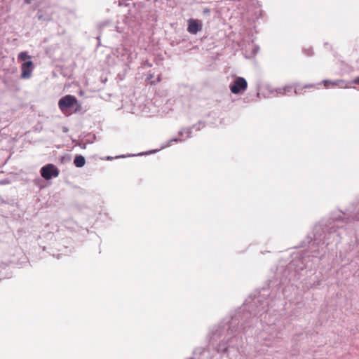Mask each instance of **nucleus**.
<instances>
[{
    "label": "nucleus",
    "mask_w": 359,
    "mask_h": 359,
    "mask_svg": "<svg viewBox=\"0 0 359 359\" xmlns=\"http://www.w3.org/2000/svg\"><path fill=\"white\" fill-rule=\"evenodd\" d=\"M41 175L46 180H50L52 177H57L60 174L57 167L51 163L43 166L40 170Z\"/></svg>",
    "instance_id": "obj_1"
},
{
    "label": "nucleus",
    "mask_w": 359,
    "mask_h": 359,
    "mask_svg": "<svg viewBox=\"0 0 359 359\" xmlns=\"http://www.w3.org/2000/svg\"><path fill=\"white\" fill-rule=\"evenodd\" d=\"M248 88V83L243 77H237L230 86V90L233 94H238L245 91Z\"/></svg>",
    "instance_id": "obj_3"
},
{
    "label": "nucleus",
    "mask_w": 359,
    "mask_h": 359,
    "mask_svg": "<svg viewBox=\"0 0 359 359\" xmlns=\"http://www.w3.org/2000/svg\"><path fill=\"white\" fill-rule=\"evenodd\" d=\"M350 84H357L359 85V76L353 79L350 82Z\"/></svg>",
    "instance_id": "obj_10"
},
{
    "label": "nucleus",
    "mask_w": 359,
    "mask_h": 359,
    "mask_svg": "<svg viewBox=\"0 0 359 359\" xmlns=\"http://www.w3.org/2000/svg\"><path fill=\"white\" fill-rule=\"evenodd\" d=\"M31 57L26 52H21L18 55V60L25 61L27 59H30Z\"/></svg>",
    "instance_id": "obj_9"
},
{
    "label": "nucleus",
    "mask_w": 359,
    "mask_h": 359,
    "mask_svg": "<svg viewBox=\"0 0 359 359\" xmlns=\"http://www.w3.org/2000/svg\"><path fill=\"white\" fill-rule=\"evenodd\" d=\"M33 68V62L31 60L22 63L21 65V77L22 79L30 78Z\"/></svg>",
    "instance_id": "obj_5"
},
{
    "label": "nucleus",
    "mask_w": 359,
    "mask_h": 359,
    "mask_svg": "<svg viewBox=\"0 0 359 359\" xmlns=\"http://www.w3.org/2000/svg\"><path fill=\"white\" fill-rule=\"evenodd\" d=\"M156 82L155 81H151V84H154Z\"/></svg>",
    "instance_id": "obj_12"
},
{
    "label": "nucleus",
    "mask_w": 359,
    "mask_h": 359,
    "mask_svg": "<svg viewBox=\"0 0 359 359\" xmlns=\"http://www.w3.org/2000/svg\"><path fill=\"white\" fill-rule=\"evenodd\" d=\"M161 79L160 76H158V78H157V81H156V82H157V83H158V82H160V81H161Z\"/></svg>",
    "instance_id": "obj_11"
},
{
    "label": "nucleus",
    "mask_w": 359,
    "mask_h": 359,
    "mask_svg": "<svg viewBox=\"0 0 359 359\" xmlns=\"http://www.w3.org/2000/svg\"><path fill=\"white\" fill-rule=\"evenodd\" d=\"M86 163L85 158L81 155H77L74 160V164L77 168L83 167Z\"/></svg>",
    "instance_id": "obj_7"
},
{
    "label": "nucleus",
    "mask_w": 359,
    "mask_h": 359,
    "mask_svg": "<svg viewBox=\"0 0 359 359\" xmlns=\"http://www.w3.org/2000/svg\"><path fill=\"white\" fill-rule=\"evenodd\" d=\"M202 26L201 20L189 19L188 20L187 31L192 34H196L198 31L201 30Z\"/></svg>",
    "instance_id": "obj_4"
},
{
    "label": "nucleus",
    "mask_w": 359,
    "mask_h": 359,
    "mask_svg": "<svg viewBox=\"0 0 359 359\" xmlns=\"http://www.w3.org/2000/svg\"><path fill=\"white\" fill-rule=\"evenodd\" d=\"M149 79H153L152 76H150V77Z\"/></svg>",
    "instance_id": "obj_14"
},
{
    "label": "nucleus",
    "mask_w": 359,
    "mask_h": 359,
    "mask_svg": "<svg viewBox=\"0 0 359 359\" xmlns=\"http://www.w3.org/2000/svg\"><path fill=\"white\" fill-rule=\"evenodd\" d=\"M316 86L315 84H309V85H306L303 87H296L295 89H294V93L296 95H300V94H302L304 89H306V88H314Z\"/></svg>",
    "instance_id": "obj_8"
},
{
    "label": "nucleus",
    "mask_w": 359,
    "mask_h": 359,
    "mask_svg": "<svg viewBox=\"0 0 359 359\" xmlns=\"http://www.w3.org/2000/svg\"><path fill=\"white\" fill-rule=\"evenodd\" d=\"M149 79H153L152 76H150V77Z\"/></svg>",
    "instance_id": "obj_13"
},
{
    "label": "nucleus",
    "mask_w": 359,
    "mask_h": 359,
    "mask_svg": "<svg viewBox=\"0 0 359 359\" xmlns=\"http://www.w3.org/2000/svg\"><path fill=\"white\" fill-rule=\"evenodd\" d=\"M323 83L324 84V86L325 88H334V87H336V86L344 87V88H349V87H351L344 80H337V81H331V80H324L323 81Z\"/></svg>",
    "instance_id": "obj_6"
},
{
    "label": "nucleus",
    "mask_w": 359,
    "mask_h": 359,
    "mask_svg": "<svg viewBox=\"0 0 359 359\" xmlns=\"http://www.w3.org/2000/svg\"><path fill=\"white\" fill-rule=\"evenodd\" d=\"M77 104L78 101L76 98L71 95H65L58 102L59 108L64 114L67 113L69 108Z\"/></svg>",
    "instance_id": "obj_2"
}]
</instances>
